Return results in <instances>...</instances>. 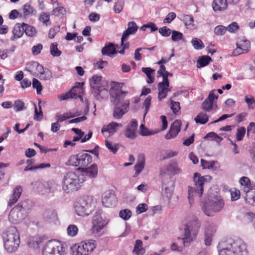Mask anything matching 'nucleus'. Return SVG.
Instances as JSON below:
<instances>
[{
    "label": "nucleus",
    "instance_id": "bb28decb",
    "mask_svg": "<svg viewBox=\"0 0 255 255\" xmlns=\"http://www.w3.org/2000/svg\"><path fill=\"white\" fill-rule=\"evenodd\" d=\"M12 33L13 35L10 37L11 40L15 41L16 39L20 38L24 33L22 23H16L13 28Z\"/></svg>",
    "mask_w": 255,
    "mask_h": 255
},
{
    "label": "nucleus",
    "instance_id": "423d86ee",
    "mask_svg": "<svg viewBox=\"0 0 255 255\" xmlns=\"http://www.w3.org/2000/svg\"><path fill=\"white\" fill-rule=\"evenodd\" d=\"M102 78L101 76L94 75L90 79L91 92L98 100L102 99L104 96L108 93V86L104 85Z\"/></svg>",
    "mask_w": 255,
    "mask_h": 255
},
{
    "label": "nucleus",
    "instance_id": "aec40b11",
    "mask_svg": "<svg viewBox=\"0 0 255 255\" xmlns=\"http://www.w3.org/2000/svg\"><path fill=\"white\" fill-rule=\"evenodd\" d=\"M43 66L36 61H31L26 64L25 69L35 76L39 75L43 71Z\"/></svg>",
    "mask_w": 255,
    "mask_h": 255
},
{
    "label": "nucleus",
    "instance_id": "603ef678",
    "mask_svg": "<svg viewBox=\"0 0 255 255\" xmlns=\"http://www.w3.org/2000/svg\"><path fill=\"white\" fill-rule=\"evenodd\" d=\"M34 11L33 7L29 3H25L23 6V12L24 16L32 14Z\"/></svg>",
    "mask_w": 255,
    "mask_h": 255
},
{
    "label": "nucleus",
    "instance_id": "c756f323",
    "mask_svg": "<svg viewBox=\"0 0 255 255\" xmlns=\"http://www.w3.org/2000/svg\"><path fill=\"white\" fill-rule=\"evenodd\" d=\"M82 171L86 173L87 176L94 178L97 176L98 167L96 164L94 163L89 167L83 168Z\"/></svg>",
    "mask_w": 255,
    "mask_h": 255
},
{
    "label": "nucleus",
    "instance_id": "7c9ffc66",
    "mask_svg": "<svg viewBox=\"0 0 255 255\" xmlns=\"http://www.w3.org/2000/svg\"><path fill=\"white\" fill-rule=\"evenodd\" d=\"M228 4L226 0H214L212 7L214 11L223 10L227 8Z\"/></svg>",
    "mask_w": 255,
    "mask_h": 255
},
{
    "label": "nucleus",
    "instance_id": "4be33fe9",
    "mask_svg": "<svg viewBox=\"0 0 255 255\" xmlns=\"http://www.w3.org/2000/svg\"><path fill=\"white\" fill-rule=\"evenodd\" d=\"M22 189L20 186H16L12 190V194L8 201V206L11 207L14 204L20 197Z\"/></svg>",
    "mask_w": 255,
    "mask_h": 255
},
{
    "label": "nucleus",
    "instance_id": "9d476101",
    "mask_svg": "<svg viewBox=\"0 0 255 255\" xmlns=\"http://www.w3.org/2000/svg\"><path fill=\"white\" fill-rule=\"evenodd\" d=\"M65 249L63 244L56 240L48 241L42 249L43 255H64Z\"/></svg>",
    "mask_w": 255,
    "mask_h": 255
},
{
    "label": "nucleus",
    "instance_id": "a19ab883",
    "mask_svg": "<svg viewBox=\"0 0 255 255\" xmlns=\"http://www.w3.org/2000/svg\"><path fill=\"white\" fill-rule=\"evenodd\" d=\"M194 120L196 123L204 125L208 122V116L206 113L201 112L195 118Z\"/></svg>",
    "mask_w": 255,
    "mask_h": 255
},
{
    "label": "nucleus",
    "instance_id": "864d4df0",
    "mask_svg": "<svg viewBox=\"0 0 255 255\" xmlns=\"http://www.w3.org/2000/svg\"><path fill=\"white\" fill-rule=\"evenodd\" d=\"M171 34V39L173 41H178L182 40L183 38V35L182 33L179 31L174 30L172 31Z\"/></svg>",
    "mask_w": 255,
    "mask_h": 255
},
{
    "label": "nucleus",
    "instance_id": "338daca9",
    "mask_svg": "<svg viewBox=\"0 0 255 255\" xmlns=\"http://www.w3.org/2000/svg\"><path fill=\"white\" fill-rule=\"evenodd\" d=\"M142 242L141 240H137L135 241L133 252H135L137 255H139L140 254L142 249Z\"/></svg>",
    "mask_w": 255,
    "mask_h": 255
},
{
    "label": "nucleus",
    "instance_id": "473e14b6",
    "mask_svg": "<svg viewBox=\"0 0 255 255\" xmlns=\"http://www.w3.org/2000/svg\"><path fill=\"white\" fill-rule=\"evenodd\" d=\"M141 71L143 72L148 78L147 82L148 84L152 83L154 82V70L150 67H142Z\"/></svg>",
    "mask_w": 255,
    "mask_h": 255
},
{
    "label": "nucleus",
    "instance_id": "4d7b16f0",
    "mask_svg": "<svg viewBox=\"0 0 255 255\" xmlns=\"http://www.w3.org/2000/svg\"><path fill=\"white\" fill-rule=\"evenodd\" d=\"M73 117H74V116H67V114H64L63 115H61L59 113H57L55 115V118L57 119L56 122L58 123V124H59L60 123H62L67 119H69Z\"/></svg>",
    "mask_w": 255,
    "mask_h": 255
},
{
    "label": "nucleus",
    "instance_id": "e2e57ef3",
    "mask_svg": "<svg viewBox=\"0 0 255 255\" xmlns=\"http://www.w3.org/2000/svg\"><path fill=\"white\" fill-rule=\"evenodd\" d=\"M170 108L173 113L178 114L180 109V103L178 102H174L171 100Z\"/></svg>",
    "mask_w": 255,
    "mask_h": 255
},
{
    "label": "nucleus",
    "instance_id": "5fc2aeb1",
    "mask_svg": "<svg viewBox=\"0 0 255 255\" xmlns=\"http://www.w3.org/2000/svg\"><path fill=\"white\" fill-rule=\"evenodd\" d=\"M218 98V95L217 94L216 90H213L209 92L208 97L206 99L209 101L212 102L214 104H216Z\"/></svg>",
    "mask_w": 255,
    "mask_h": 255
},
{
    "label": "nucleus",
    "instance_id": "c85d7f7f",
    "mask_svg": "<svg viewBox=\"0 0 255 255\" xmlns=\"http://www.w3.org/2000/svg\"><path fill=\"white\" fill-rule=\"evenodd\" d=\"M92 161V156L86 153H79L80 167H86Z\"/></svg>",
    "mask_w": 255,
    "mask_h": 255
},
{
    "label": "nucleus",
    "instance_id": "58836bf2",
    "mask_svg": "<svg viewBox=\"0 0 255 255\" xmlns=\"http://www.w3.org/2000/svg\"><path fill=\"white\" fill-rule=\"evenodd\" d=\"M167 169L173 174H177L181 172V169L178 167L177 162H170L167 166Z\"/></svg>",
    "mask_w": 255,
    "mask_h": 255
},
{
    "label": "nucleus",
    "instance_id": "774afa93",
    "mask_svg": "<svg viewBox=\"0 0 255 255\" xmlns=\"http://www.w3.org/2000/svg\"><path fill=\"white\" fill-rule=\"evenodd\" d=\"M42 49H43V45L41 44H40V43L37 44L36 45H34L32 47V48H31L32 53L33 55H37L39 54V53H40Z\"/></svg>",
    "mask_w": 255,
    "mask_h": 255
},
{
    "label": "nucleus",
    "instance_id": "c03bdc74",
    "mask_svg": "<svg viewBox=\"0 0 255 255\" xmlns=\"http://www.w3.org/2000/svg\"><path fill=\"white\" fill-rule=\"evenodd\" d=\"M79 161V153L76 155H72L70 157L68 161V164L69 165L75 166H79L80 167V162Z\"/></svg>",
    "mask_w": 255,
    "mask_h": 255
},
{
    "label": "nucleus",
    "instance_id": "3c124183",
    "mask_svg": "<svg viewBox=\"0 0 255 255\" xmlns=\"http://www.w3.org/2000/svg\"><path fill=\"white\" fill-rule=\"evenodd\" d=\"M227 30V28L226 27L222 25H219L215 27L214 32L216 35L222 36L225 33Z\"/></svg>",
    "mask_w": 255,
    "mask_h": 255
},
{
    "label": "nucleus",
    "instance_id": "a211bd4d",
    "mask_svg": "<svg viewBox=\"0 0 255 255\" xmlns=\"http://www.w3.org/2000/svg\"><path fill=\"white\" fill-rule=\"evenodd\" d=\"M129 101L126 100L122 105L115 106L113 111V117L115 119H120L128 112Z\"/></svg>",
    "mask_w": 255,
    "mask_h": 255
},
{
    "label": "nucleus",
    "instance_id": "09e8293b",
    "mask_svg": "<svg viewBox=\"0 0 255 255\" xmlns=\"http://www.w3.org/2000/svg\"><path fill=\"white\" fill-rule=\"evenodd\" d=\"M57 46L58 44L56 43H53L50 45V54L53 56L58 57L61 54V52L58 50Z\"/></svg>",
    "mask_w": 255,
    "mask_h": 255
},
{
    "label": "nucleus",
    "instance_id": "9b49d317",
    "mask_svg": "<svg viewBox=\"0 0 255 255\" xmlns=\"http://www.w3.org/2000/svg\"><path fill=\"white\" fill-rule=\"evenodd\" d=\"M96 246V241L94 240L82 241L76 248V255H88L94 251Z\"/></svg>",
    "mask_w": 255,
    "mask_h": 255
},
{
    "label": "nucleus",
    "instance_id": "a878e982",
    "mask_svg": "<svg viewBox=\"0 0 255 255\" xmlns=\"http://www.w3.org/2000/svg\"><path fill=\"white\" fill-rule=\"evenodd\" d=\"M240 183L243 187L244 192L245 194L251 191L253 188H255V185H253L251 183L250 179L247 177H242L240 178Z\"/></svg>",
    "mask_w": 255,
    "mask_h": 255
},
{
    "label": "nucleus",
    "instance_id": "c9c22d12",
    "mask_svg": "<svg viewBox=\"0 0 255 255\" xmlns=\"http://www.w3.org/2000/svg\"><path fill=\"white\" fill-rule=\"evenodd\" d=\"M23 29L24 32L29 37H34L36 33L35 28L32 25L22 23Z\"/></svg>",
    "mask_w": 255,
    "mask_h": 255
},
{
    "label": "nucleus",
    "instance_id": "49530a36",
    "mask_svg": "<svg viewBox=\"0 0 255 255\" xmlns=\"http://www.w3.org/2000/svg\"><path fill=\"white\" fill-rule=\"evenodd\" d=\"M216 163V161L213 160L207 161L203 159H201V166L203 169H213Z\"/></svg>",
    "mask_w": 255,
    "mask_h": 255
},
{
    "label": "nucleus",
    "instance_id": "f257e3e1",
    "mask_svg": "<svg viewBox=\"0 0 255 255\" xmlns=\"http://www.w3.org/2000/svg\"><path fill=\"white\" fill-rule=\"evenodd\" d=\"M217 249L219 255H248L247 246L241 239L222 241Z\"/></svg>",
    "mask_w": 255,
    "mask_h": 255
},
{
    "label": "nucleus",
    "instance_id": "5701e85b",
    "mask_svg": "<svg viewBox=\"0 0 255 255\" xmlns=\"http://www.w3.org/2000/svg\"><path fill=\"white\" fill-rule=\"evenodd\" d=\"M122 125L117 123L112 122L108 125L103 126L101 132L102 133L108 132L110 134H113L118 130L119 128H121Z\"/></svg>",
    "mask_w": 255,
    "mask_h": 255
},
{
    "label": "nucleus",
    "instance_id": "ea45409f",
    "mask_svg": "<svg viewBox=\"0 0 255 255\" xmlns=\"http://www.w3.org/2000/svg\"><path fill=\"white\" fill-rule=\"evenodd\" d=\"M217 107V105L214 104L212 102L208 101L207 99L203 102L201 105L202 109L206 112H210L212 111L214 107Z\"/></svg>",
    "mask_w": 255,
    "mask_h": 255
},
{
    "label": "nucleus",
    "instance_id": "de8ad7c7",
    "mask_svg": "<svg viewBox=\"0 0 255 255\" xmlns=\"http://www.w3.org/2000/svg\"><path fill=\"white\" fill-rule=\"evenodd\" d=\"M105 144L108 149L113 153H116L119 148L118 144L113 143L112 142L108 140H105Z\"/></svg>",
    "mask_w": 255,
    "mask_h": 255
},
{
    "label": "nucleus",
    "instance_id": "6e6552de",
    "mask_svg": "<svg viewBox=\"0 0 255 255\" xmlns=\"http://www.w3.org/2000/svg\"><path fill=\"white\" fill-rule=\"evenodd\" d=\"M27 203L26 201H21L14 207L10 211L8 219L13 224H17L22 221L27 216Z\"/></svg>",
    "mask_w": 255,
    "mask_h": 255
},
{
    "label": "nucleus",
    "instance_id": "6ab92c4d",
    "mask_svg": "<svg viewBox=\"0 0 255 255\" xmlns=\"http://www.w3.org/2000/svg\"><path fill=\"white\" fill-rule=\"evenodd\" d=\"M181 121L176 120L171 125L169 131L166 134L165 138L170 139L175 137L181 130Z\"/></svg>",
    "mask_w": 255,
    "mask_h": 255
},
{
    "label": "nucleus",
    "instance_id": "1a4fd4ad",
    "mask_svg": "<svg viewBox=\"0 0 255 255\" xmlns=\"http://www.w3.org/2000/svg\"><path fill=\"white\" fill-rule=\"evenodd\" d=\"M224 206V201L220 197H215L204 204L202 211L208 216H212L215 213L220 212Z\"/></svg>",
    "mask_w": 255,
    "mask_h": 255
},
{
    "label": "nucleus",
    "instance_id": "2eb2a0df",
    "mask_svg": "<svg viewBox=\"0 0 255 255\" xmlns=\"http://www.w3.org/2000/svg\"><path fill=\"white\" fill-rule=\"evenodd\" d=\"M102 202L104 206L110 208L115 207L117 205L118 200L113 191L109 190L103 194Z\"/></svg>",
    "mask_w": 255,
    "mask_h": 255
},
{
    "label": "nucleus",
    "instance_id": "680f3d73",
    "mask_svg": "<svg viewBox=\"0 0 255 255\" xmlns=\"http://www.w3.org/2000/svg\"><path fill=\"white\" fill-rule=\"evenodd\" d=\"M246 133V128L244 127H240L237 129L236 133V139L238 141L242 140Z\"/></svg>",
    "mask_w": 255,
    "mask_h": 255
},
{
    "label": "nucleus",
    "instance_id": "6e6d98bb",
    "mask_svg": "<svg viewBox=\"0 0 255 255\" xmlns=\"http://www.w3.org/2000/svg\"><path fill=\"white\" fill-rule=\"evenodd\" d=\"M26 109L24 103L21 100H18L14 101V110L16 112L21 111Z\"/></svg>",
    "mask_w": 255,
    "mask_h": 255
},
{
    "label": "nucleus",
    "instance_id": "37998d69",
    "mask_svg": "<svg viewBox=\"0 0 255 255\" xmlns=\"http://www.w3.org/2000/svg\"><path fill=\"white\" fill-rule=\"evenodd\" d=\"M52 76V74L51 71H50L48 69H44L43 68V71H41L39 75V78L41 80H50Z\"/></svg>",
    "mask_w": 255,
    "mask_h": 255
},
{
    "label": "nucleus",
    "instance_id": "ddd939ff",
    "mask_svg": "<svg viewBox=\"0 0 255 255\" xmlns=\"http://www.w3.org/2000/svg\"><path fill=\"white\" fill-rule=\"evenodd\" d=\"M83 83H78L79 86L73 87L70 90L58 96V98L60 101L67 100L69 99H77L81 98V93L83 92Z\"/></svg>",
    "mask_w": 255,
    "mask_h": 255
},
{
    "label": "nucleus",
    "instance_id": "e433bc0d",
    "mask_svg": "<svg viewBox=\"0 0 255 255\" xmlns=\"http://www.w3.org/2000/svg\"><path fill=\"white\" fill-rule=\"evenodd\" d=\"M245 199L248 204L255 206V188L246 194Z\"/></svg>",
    "mask_w": 255,
    "mask_h": 255
},
{
    "label": "nucleus",
    "instance_id": "79ce46f5",
    "mask_svg": "<svg viewBox=\"0 0 255 255\" xmlns=\"http://www.w3.org/2000/svg\"><path fill=\"white\" fill-rule=\"evenodd\" d=\"M39 20L43 22V24L48 26L51 25V22L50 20V15L46 12H43L40 13Z\"/></svg>",
    "mask_w": 255,
    "mask_h": 255
},
{
    "label": "nucleus",
    "instance_id": "13d9d810",
    "mask_svg": "<svg viewBox=\"0 0 255 255\" xmlns=\"http://www.w3.org/2000/svg\"><path fill=\"white\" fill-rule=\"evenodd\" d=\"M40 102H39L38 104V107L40 110L39 112H38L36 105L35 104L34 105L35 107L34 119L36 121H39L42 119L43 117V113L41 110V107L40 105Z\"/></svg>",
    "mask_w": 255,
    "mask_h": 255
},
{
    "label": "nucleus",
    "instance_id": "b1692460",
    "mask_svg": "<svg viewBox=\"0 0 255 255\" xmlns=\"http://www.w3.org/2000/svg\"><path fill=\"white\" fill-rule=\"evenodd\" d=\"M169 87V85H166L163 83H159L157 84L158 99L159 101L165 98L167 96V93L171 91Z\"/></svg>",
    "mask_w": 255,
    "mask_h": 255
},
{
    "label": "nucleus",
    "instance_id": "f3484780",
    "mask_svg": "<svg viewBox=\"0 0 255 255\" xmlns=\"http://www.w3.org/2000/svg\"><path fill=\"white\" fill-rule=\"evenodd\" d=\"M174 188V182L169 179L166 183L165 181L162 184L161 194L164 198L169 201L172 196Z\"/></svg>",
    "mask_w": 255,
    "mask_h": 255
},
{
    "label": "nucleus",
    "instance_id": "dca6fc26",
    "mask_svg": "<svg viewBox=\"0 0 255 255\" xmlns=\"http://www.w3.org/2000/svg\"><path fill=\"white\" fill-rule=\"evenodd\" d=\"M216 232V225L210 222H207L205 225V245L207 246H209L212 244V237Z\"/></svg>",
    "mask_w": 255,
    "mask_h": 255
},
{
    "label": "nucleus",
    "instance_id": "72a5a7b5",
    "mask_svg": "<svg viewBox=\"0 0 255 255\" xmlns=\"http://www.w3.org/2000/svg\"><path fill=\"white\" fill-rule=\"evenodd\" d=\"M42 239L39 237H31L29 238L27 241L28 246L33 249H37L39 244L42 242Z\"/></svg>",
    "mask_w": 255,
    "mask_h": 255
},
{
    "label": "nucleus",
    "instance_id": "20e7f679",
    "mask_svg": "<svg viewBox=\"0 0 255 255\" xmlns=\"http://www.w3.org/2000/svg\"><path fill=\"white\" fill-rule=\"evenodd\" d=\"M4 247L7 252L12 253L15 251L20 244L19 235L14 227H11L3 235Z\"/></svg>",
    "mask_w": 255,
    "mask_h": 255
},
{
    "label": "nucleus",
    "instance_id": "0eeeda50",
    "mask_svg": "<svg viewBox=\"0 0 255 255\" xmlns=\"http://www.w3.org/2000/svg\"><path fill=\"white\" fill-rule=\"evenodd\" d=\"M83 181L75 173L69 172L64 175L62 188L66 193L77 190L81 187Z\"/></svg>",
    "mask_w": 255,
    "mask_h": 255
},
{
    "label": "nucleus",
    "instance_id": "bf43d9fd",
    "mask_svg": "<svg viewBox=\"0 0 255 255\" xmlns=\"http://www.w3.org/2000/svg\"><path fill=\"white\" fill-rule=\"evenodd\" d=\"M78 229L75 225H70L67 229V234L69 236L74 237L77 234Z\"/></svg>",
    "mask_w": 255,
    "mask_h": 255
},
{
    "label": "nucleus",
    "instance_id": "f03ea898",
    "mask_svg": "<svg viewBox=\"0 0 255 255\" xmlns=\"http://www.w3.org/2000/svg\"><path fill=\"white\" fill-rule=\"evenodd\" d=\"M183 238L181 240L184 246H187L196 238L201 227V223L195 216L188 217L185 219Z\"/></svg>",
    "mask_w": 255,
    "mask_h": 255
},
{
    "label": "nucleus",
    "instance_id": "a18cd8bd",
    "mask_svg": "<svg viewBox=\"0 0 255 255\" xmlns=\"http://www.w3.org/2000/svg\"><path fill=\"white\" fill-rule=\"evenodd\" d=\"M191 43L195 49L200 50L204 47V44L200 39L193 38L191 40Z\"/></svg>",
    "mask_w": 255,
    "mask_h": 255
},
{
    "label": "nucleus",
    "instance_id": "cd10ccee",
    "mask_svg": "<svg viewBox=\"0 0 255 255\" xmlns=\"http://www.w3.org/2000/svg\"><path fill=\"white\" fill-rule=\"evenodd\" d=\"M145 166V157L143 154H140L138 156L137 162L134 165V169L135 170V174L138 175L139 174L142 170L144 169Z\"/></svg>",
    "mask_w": 255,
    "mask_h": 255
},
{
    "label": "nucleus",
    "instance_id": "39448f33",
    "mask_svg": "<svg viewBox=\"0 0 255 255\" xmlns=\"http://www.w3.org/2000/svg\"><path fill=\"white\" fill-rule=\"evenodd\" d=\"M95 204L93 197L84 196L81 198L75 206V212L78 216H88L93 211Z\"/></svg>",
    "mask_w": 255,
    "mask_h": 255
},
{
    "label": "nucleus",
    "instance_id": "393cba45",
    "mask_svg": "<svg viewBox=\"0 0 255 255\" xmlns=\"http://www.w3.org/2000/svg\"><path fill=\"white\" fill-rule=\"evenodd\" d=\"M138 27L134 21H130L128 23V29L124 31L122 35V40H126L130 34H134L137 31Z\"/></svg>",
    "mask_w": 255,
    "mask_h": 255
},
{
    "label": "nucleus",
    "instance_id": "052dcab7",
    "mask_svg": "<svg viewBox=\"0 0 255 255\" xmlns=\"http://www.w3.org/2000/svg\"><path fill=\"white\" fill-rule=\"evenodd\" d=\"M32 85V87L36 90L37 94H40L42 90V86L41 83L37 79L33 78Z\"/></svg>",
    "mask_w": 255,
    "mask_h": 255
},
{
    "label": "nucleus",
    "instance_id": "69168bd1",
    "mask_svg": "<svg viewBox=\"0 0 255 255\" xmlns=\"http://www.w3.org/2000/svg\"><path fill=\"white\" fill-rule=\"evenodd\" d=\"M158 30L159 33L164 37L169 36L172 32L171 29L166 26L159 28Z\"/></svg>",
    "mask_w": 255,
    "mask_h": 255
},
{
    "label": "nucleus",
    "instance_id": "2f4dec72",
    "mask_svg": "<svg viewBox=\"0 0 255 255\" xmlns=\"http://www.w3.org/2000/svg\"><path fill=\"white\" fill-rule=\"evenodd\" d=\"M114 44L110 43L108 45H106L102 49V54L103 55H108L111 56V55L117 53Z\"/></svg>",
    "mask_w": 255,
    "mask_h": 255
},
{
    "label": "nucleus",
    "instance_id": "f8f14e48",
    "mask_svg": "<svg viewBox=\"0 0 255 255\" xmlns=\"http://www.w3.org/2000/svg\"><path fill=\"white\" fill-rule=\"evenodd\" d=\"M107 224V222L103 217L102 212L100 210L96 211L93 219V233L97 234L100 232Z\"/></svg>",
    "mask_w": 255,
    "mask_h": 255
},
{
    "label": "nucleus",
    "instance_id": "f704fd0d",
    "mask_svg": "<svg viewBox=\"0 0 255 255\" xmlns=\"http://www.w3.org/2000/svg\"><path fill=\"white\" fill-rule=\"evenodd\" d=\"M212 61V58L209 56L205 55L201 56L197 61L196 66L197 68L205 67Z\"/></svg>",
    "mask_w": 255,
    "mask_h": 255
},
{
    "label": "nucleus",
    "instance_id": "7ed1b4c3",
    "mask_svg": "<svg viewBox=\"0 0 255 255\" xmlns=\"http://www.w3.org/2000/svg\"><path fill=\"white\" fill-rule=\"evenodd\" d=\"M211 177L210 176H202L199 173L194 174L193 180L195 187H188V200L189 204L191 205L195 199L200 198L203 194L204 185L207 180H210Z\"/></svg>",
    "mask_w": 255,
    "mask_h": 255
},
{
    "label": "nucleus",
    "instance_id": "0e129e2a",
    "mask_svg": "<svg viewBox=\"0 0 255 255\" xmlns=\"http://www.w3.org/2000/svg\"><path fill=\"white\" fill-rule=\"evenodd\" d=\"M146 28L150 29L151 32L155 31L158 29V27L156 26L154 23L149 22L141 26L140 27V30L142 31H145Z\"/></svg>",
    "mask_w": 255,
    "mask_h": 255
},
{
    "label": "nucleus",
    "instance_id": "4468645a",
    "mask_svg": "<svg viewBox=\"0 0 255 255\" xmlns=\"http://www.w3.org/2000/svg\"><path fill=\"white\" fill-rule=\"evenodd\" d=\"M128 94L121 89H113L110 91L111 102L115 105H122L127 100H125V96Z\"/></svg>",
    "mask_w": 255,
    "mask_h": 255
},
{
    "label": "nucleus",
    "instance_id": "412c9836",
    "mask_svg": "<svg viewBox=\"0 0 255 255\" xmlns=\"http://www.w3.org/2000/svg\"><path fill=\"white\" fill-rule=\"evenodd\" d=\"M237 48L234 51L235 55L247 52L250 48V42L248 40H241L237 44Z\"/></svg>",
    "mask_w": 255,
    "mask_h": 255
},
{
    "label": "nucleus",
    "instance_id": "8fccbe9b",
    "mask_svg": "<svg viewBox=\"0 0 255 255\" xmlns=\"http://www.w3.org/2000/svg\"><path fill=\"white\" fill-rule=\"evenodd\" d=\"M131 212L128 209L122 210L119 213V216L124 220H128L131 216Z\"/></svg>",
    "mask_w": 255,
    "mask_h": 255
},
{
    "label": "nucleus",
    "instance_id": "4c0bfd02",
    "mask_svg": "<svg viewBox=\"0 0 255 255\" xmlns=\"http://www.w3.org/2000/svg\"><path fill=\"white\" fill-rule=\"evenodd\" d=\"M183 21L187 28L192 30L194 28V17L192 15H184Z\"/></svg>",
    "mask_w": 255,
    "mask_h": 255
}]
</instances>
